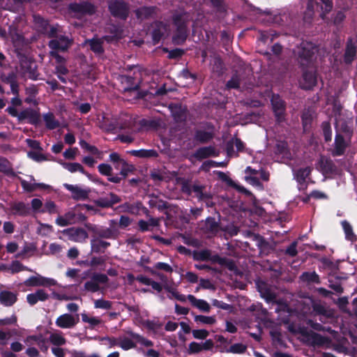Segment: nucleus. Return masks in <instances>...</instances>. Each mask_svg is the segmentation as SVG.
<instances>
[{
	"label": "nucleus",
	"mask_w": 357,
	"mask_h": 357,
	"mask_svg": "<svg viewBox=\"0 0 357 357\" xmlns=\"http://www.w3.org/2000/svg\"><path fill=\"white\" fill-rule=\"evenodd\" d=\"M17 301V294L7 290L0 291V303L3 306L10 307L13 305Z\"/></svg>",
	"instance_id": "c85d7f7f"
},
{
	"label": "nucleus",
	"mask_w": 357,
	"mask_h": 357,
	"mask_svg": "<svg viewBox=\"0 0 357 357\" xmlns=\"http://www.w3.org/2000/svg\"><path fill=\"white\" fill-rule=\"evenodd\" d=\"M211 257V250L205 249L202 250H195L193 252V259L196 261H208Z\"/></svg>",
	"instance_id": "5fc2aeb1"
},
{
	"label": "nucleus",
	"mask_w": 357,
	"mask_h": 357,
	"mask_svg": "<svg viewBox=\"0 0 357 357\" xmlns=\"http://www.w3.org/2000/svg\"><path fill=\"white\" fill-rule=\"evenodd\" d=\"M11 209L15 215L20 216H26L31 213V208L29 204H25L23 202L14 203L11 206Z\"/></svg>",
	"instance_id": "c9c22d12"
},
{
	"label": "nucleus",
	"mask_w": 357,
	"mask_h": 357,
	"mask_svg": "<svg viewBox=\"0 0 357 357\" xmlns=\"http://www.w3.org/2000/svg\"><path fill=\"white\" fill-rule=\"evenodd\" d=\"M317 52L314 44L308 41H303L294 51L295 56L301 68L311 67L315 59V54Z\"/></svg>",
	"instance_id": "f03ea898"
},
{
	"label": "nucleus",
	"mask_w": 357,
	"mask_h": 357,
	"mask_svg": "<svg viewBox=\"0 0 357 357\" xmlns=\"http://www.w3.org/2000/svg\"><path fill=\"white\" fill-rule=\"evenodd\" d=\"M206 130L196 129L194 134V140L200 144H206L211 142L215 136V126L211 122L204 123Z\"/></svg>",
	"instance_id": "6e6552de"
},
{
	"label": "nucleus",
	"mask_w": 357,
	"mask_h": 357,
	"mask_svg": "<svg viewBox=\"0 0 357 357\" xmlns=\"http://www.w3.org/2000/svg\"><path fill=\"white\" fill-rule=\"evenodd\" d=\"M26 284L30 287H52L56 285L57 282L54 279L38 275L31 276L26 281Z\"/></svg>",
	"instance_id": "6ab92c4d"
},
{
	"label": "nucleus",
	"mask_w": 357,
	"mask_h": 357,
	"mask_svg": "<svg viewBox=\"0 0 357 357\" xmlns=\"http://www.w3.org/2000/svg\"><path fill=\"white\" fill-rule=\"evenodd\" d=\"M300 279L301 281L304 282H307L308 284H320L321 280L319 275L315 272H303L301 276Z\"/></svg>",
	"instance_id": "ea45409f"
},
{
	"label": "nucleus",
	"mask_w": 357,
	"mask_h": 357,
	"mask_svg": "<svg viewBox=\"0 0 357 357\" xmlns=\"http://www.w3.org/2000/svg\"><path fill=\"white\" fill-rule=\"evenodd\" d=\"M64 188L72 192V197L75 200H85L89 197V191L82 189L77 185L65 183Z\"/></svg>",
	"instance_id": "a878e982"
},
{
	"label": "nucleus",
	"mask_w": 357,
	"mask_h": 357,
	"mask_svg": "<svg viewBox=\"0 0 357 357\" xmlns=\"http://www.w3.org/2000/svg\"><path fill=\"white\" fill-rule=\"evenodd\" d=\"M247 349L246 345L242 343H236L232 344L229 349L226 350L227 353L232 354H243Z\"/></svg>",
	"instance_id": "13d9d810"
},
{
	"label": "nucleus",
	"mask_w": 357,
	"mask_h": 357,
	"mask_svg": "<svg viewBox=\"0 0 357 357\" xmlns=\"http://www.w3.org/2000/svg\"><path fill=\"white\" fill-rule=\"evenodd\" d=\"M288 331L293 334H299L303 337V340L312 346H323L327 342V338L319 333L308 330L304 326H296L290 323L287 326Z\"/></svg>",
	"instance_id": "7ed1b4c3"
},
{
	"label": "nucleus",
	"mask_w": 357,
	"mask_h": 357,
	"mask_svg": "<svg viewBox=\"0 0 357 357\" xmlns=\"http://www.w3.org/2000/svg\"><path fill=\"white\" fill-rule=\"evenodd\" d=\"M347 145L344 137L337 134L335 137V149L333 151V156H341L344 154Z\"/></svg>",
	"instance_id": "2f4dec72"
},
{
	"label": "nucleus",
	"mask_w": 357,
	"mask_h": 357,
	"mask_svg": "<svg viewBox=\"0 0 357 357\" xmlns=\"http://www.w3.org/2000/svg\"><path fill=\"white\" fill-rule=\"evenodd\" d=\"M204 188L205 187L204 185L194 184L192 185V192H193L195 193V197L199 200L204 201L210 199L211 198V196L208 193L204 192L203 190Z\"/></svg>",
	"instance_id": "c03bdc74"
},
{
	"label": "nucleus",
	"mask_w": 357,
	"mask_h": 357,
	"mask_svg": "<svg viewBox=\"0 0 357 357\" xmlns=\"http://www.w3.org/2000/svg\"><path fill=\"white\" fill-rule=\"evenodd\" d=\"M172 23L176 29L188 28L189 16L185 12H176L172 15Z\"/></svg>",
	"instance_id": "393cba45"
},
{
	"label": "nucleus",
	"mask_w": 357,
	"mask_h": 357,
	"mask_svg": "<svg viewBox=\"0 0 357 357\" xmlns=\"http://www.w3.org/2000/svg\"><path fill=\"white\" fill-rule=\"evenodd\" d=\"M208 261H211L213 264H218L231 271H236L237 270V266L233 259L227 257H222L218 254L213 255L211 254Z\"/></svg>",
	"instance_id": "4be33fe9"
},
{
	"label": "nucleus",
	"mask_w": 357,
	"mask_h": 357,
	"mask_svg": "<svg viewBox=\"0 0 357 357\" xmlns=\"http://www.w3.org/2000/svg\"><path fill=\"white\" fill-rule=\"evenodd\" d=\"M68 10L79 17L86 15L91 16L96 13V6L89 1L82 0L79 2L70 3L68 5Z\"/></svg>",
	"instance_id": "39448f33"
},
{
	"label": "nucleus",
	"mask_w": 357,
	"mask_h": 357,
	"mask_svg": "<svg viewBox=\"0 0 357 357\" xmlns=\"http://www.w3.org/2000/svg\"><path fill=\"white\" fill-rule=\"evenodd\" d=\"M49 297V294L44 289H38L34 293L27 294L26 301L30 305L33 306L38 301H46Z\"/></svg>",
	"instance_id": "b1692460"
},
{
	"label": "nucleus",
	"mask_w": 357,
	"mask_h": 357,
	"mask_svg": "<svg viewBox=\"0 0 357 357\" xmlns=\"http://www.w3.org/2000/svg\"><path fill=\"white\" fill-rule=\"evenodd\" d=\"M195 321L209 325H212L216 322V319L214 317H207L204 315L195 316Z\"/></svg>",
	"instance_id": "e2e57ef3"
},
{
	"label": "nucleus",
	"mask_w": 357,
	"mask_h": 357,
	"mask_svg": "<svg viewBox=\"0 0 357 357\" xmlns=\"http://www.w3.org/2000/svg\"><path fill=\"white\" fill-rule=\"evenodd\" d=\"M312 119H313V117L310 111L307 110V111H305L303 112V114L301 115V121H302V126L303 128V130L305 132H306L307 130H308L310 128L312 122Z\"/></svg>",
	"instance_id": "603ef678"
},
{
	"label": "nucleus",
	"mask_w": 357,
	"mask_h": 357,
	"mask_svg": "<svg viewBox=\"0 0 357 357\" xmlns=\"http://www.w3.org/2000/svg\"><path fill=\"white\" fill-rule=\"evenodd\" d=\"M321 172L324 175L333 174L336 170V166L333 161L328 158L321 156L319 160Z\"/></svg>",
	"instance_id": "c756f323"
},
{
	"label": "nucleus",
	"mask_w": 357,
	"mask_h": 357,
	"mask_svg": "<svg viewBox=\"0 0 357 357\" xmlns=\"http://www.w3.org/2000/svg\"><path fill=\"white\" fill-rule=\"evenodd\" d=\"M84 210L92 211L93 206L89 204H77L63 215H59L56 219V224L60 227L81 223L86 220V216L82 213Z\"/></svg>",
	"instance_id": "f257e3e1"
},
{
	"label": "nucleus",
	"mask_w": 357,
	"mask_h": 357,
	"mask_svg": "<svg viewBox=\"0 0 357 357\" xmlns=\"http://www.w3.org/2000/svg\"><path fill=\"white\" fill-rule=\"evenodd\" d=\"M272 109L274 113L275 121L281 123L285 121L286 102L278 94H273L271 98Z\"/></svg>",
	"instance_id": "0eeeda50"
},
{
	"label": "nucleus",
	"mask_w": 357,
	"mask_h": 357,
	"mask_svg": "<svg viewBox=\"0 0 357 357\" xmlns=\"http://www.w3.org/2000/svg\"><path fill=\"white\" fill-rule=\"evenodd\" d=\"M151 38L154 45L158 44L168 30V25L162 21L155 20L151 25Z\"/></svg>",
	"instance_id": "1a4fd4ad"
},
{
	"label": "nucleus",
	"mask_w": 357,
	"mask_h": 357,
	"mask_svg": "<svg viewBox=\"0 0 357 357\" xmlns=\"http://www.w3.org/2000/svg\"><path fill=\"white\" fill-rule=\"evenodd\" d=\"M241 84L240 75L236 71L231 76V79L226 83V88L227 89H238Z\"/></svg>",
	"instance_id": "09e8293b"
},
{
	"label": "nucleus",
	"mask_w": 357,
	"mask_h": 357,
	"mask_svg": "<svg viewBox=\"0 0 357 357\" xmlns=\"http://www.w3.org/2000/svg\"><path fill=\"white\" fill-rule=\"evenodd\" d=\"M59 26L58 24L50 25V28L45 35L50 38L54 39L55 38H57L58 35L59 34Z\"/></svg>",
	"instance_id": "0e129e2a"
},
{
	"label": "nucleus",
	"mask_w": 357,
	"mask_h": 357,
	"mask_svg": "<svg viewBox=\"0 0 357 357\" xmlns=\"http://www.w3.org/2000/svg\"><path fill=\"white\" fill-rule=\"evenodd\" d=\"M55 323L59 328H71L76 325L77 321L72 314L66 313L59 316Z\"/></svg>",
	"instance_id": "bb28decb"
},
{
	"label": "nucleus",
	"mask_w": 357,
	"mask_h": 357,
	"mask_svg": "<svg viewBox=\"0 0 357 357\" xmlns=\"http://www.w3.org/2000/svg\"><path fill=\"white\" fill-rule=\"evenodd\" d=\"M90 49L92 52L97 54H101L104 52L102 47V41L100 38H92L88 41Z\"/></svg>",
	"instance_id": "a18cd8bd"
},
{
	"label": "nucleus",
	"mask_w": 357,
	"mask_h": 357,
	"mask_svg": "<svg viewBox=\"0 0 357 357\" xmlns=\"http://www.w3.org/2000/svg\"><path fill=\"white\" fill-rule=\"evenodd\" d=\"M63 167L71 173L79 172L91 179V174L86 172L83 166L78 162H63Z\"/></svg>",
	"instance_id": "4c0bfd02"
},
{
	"label": "nucleus",
	"mask_w": 357,
	"mask_h": 357,
	"mask_svg": "<svg viewBox=\"0 0 357 357\" xmlns=\"http://www.w3.org/2000/svg\"><path fill=\"white\" fill-rule=\"evenodd\" d=\"M202 351V344L196 342H192L189 344V347L188 349V354H198L200 351Z\"/></svg>",
	"instance_id": "774afa93"
},
{
	"label": "nucleus",
	"mask_w": 357,
	"mask_h": 357,
	"mask_svg": "<svg viewBox=\"0 0 357 357\" xmlns=\"http://www.w3.org/2000/svg\"><path fill=\"white\" fill-rule=\"evenodd\" d=\"M18 120L20 121L26 120L28 123L37 126L40 123V115L36 110L26 108L20 112Z\"/></svg>",
	"instance_id": "2eb2a0df"
},
{
	"label": "nucleus",
	"mask_w": 357,
	"mask_h": 357,
	"mask_svg": "<svg viewBox=\"0 0 357 357\" xmlns=\"http://www.w3.org/2000/svg\"><path fill=\"white\" fill-rule=\"evenodd\" d=\"M191 304L204 312H208L211 310L209 304L204 300L197 299L195 296L189 294L187 296Z\"/></svg>",
	"instance_id": "e433bc0d"
},
{
	"label": "nucleus",
	"mask_w": 357,
	"mask_h": 357,
	"mask_svg": "<svg viewBox=\"0 0 357 357\" xmlns=\"http://www.w3.org/2000/svg\"><path fill=\"white\" fill-rule=\"evenodd\" d=\"M159 8L155 6H144L135 10L136 18L138 20L144 21L157 17Z\"/></svg>",
	"instance_id": "f8f14e48"
},
{
	"label": "nucleus",
	"mask_w": 357,
	"mask_h": 357,
	"mask_svg": "<svg viewBox=\"0 0 357 357\" xmlns=\"http://www.w3.org/2000/svg\"><path fill=\"white\" fill-rule=\"evenodd\" d=\"M172 115L176 122H184L187 119V106L181 103H172L169 105Z\"/></svg>",
	"instance_id": "dca6fc26"
},
{
	"label": "nucleus",
	"mask_w": 357,
	"mask_h": 357,
	"mask_svg": "<svg viewBox=\"0 0 357 357\" xmlns=\"http://www.w3.org/2000/svg\"><path fill=\"white\" fill-rule=\"evenodd\" d=\"M357 54V41L354 42L351 37H349L346 43L344 54V62L346 64H351L355 59Z\"/></svg>",
	"instance_id": "aec40b11"
},
{
	"label": "nucleus",
	"mask_w": 357,
	"mask_h": 357,
	"mask_svg": "<svg viewBox=\"0 0 357 357\" xmlns=\"http://www.w3.org/2000/svg\"><path fill=\"white\" fill-rule=\"evenodd\" d=\"M45 126L49 130H54L59 127V122L55 119L53 113L48 112L43 115Z\"/></svg>",
	"instance_id": "79ce46f5"
},
{
	"label": "nucleus",
	"mask_w": 357,
	"mask_h": 357,
	"mask_svg": "<svg viewBox=\"0 0 357 357\" xmlns=\"http://www.w3.org/2000/svg\"><path fill=\"white\" fill-rule=\"evenodd\" d=\"M107 8L111 16L126 21L130 15V4L125 0H109Z\"/></svg>",
	"instance_id": "20e7f679"
},
{
	"label": "nucleus",
	"mask_w": 357,
	"mask_h": 357,
	"mask_svg": "<svg viewBox=\"0 0 357 357\" xmlns=\"http://www.w3.org/2000/svg\"><path fill=\"white\" fill-rule=\"evenodd\" d=\"M33 21L37 31L41 34L45 35L50 28L49 21L39 15H33Z\"/></svg>",
	"instance_id": "f704fd0d"
},
{
	"label": "nucleus",
	"mask_w": 357,
	"mask_h": 357,
	"mask_svg": "<svg viewBox=\"0 0 357 357\" xmlns=\"http://www.w3.org/2000/svg\"><path fill=\"white\" fill-rule=\"evenodd\" d=\"M98 170L102 176H107V181L111 177H114L113 175V169L112 166L107 163H101L98 166Z\"/></svg>",
	"instance_id": "864d4df0"
},
{
	"label": "nucleus",
	"mask_w": 357,
	"mask_h": 357,
	"mask_svg": "<svg viewBox=\"0 0 357 357\" xmlns=\"http://www.w3.org/2000/svg\"><path fill=\"white\" fill-rule=\"evenodd\" d=\"M202 229L206 234L212 236H216L220 231H225V229L221 227L220 214H218V220H216L214 217L209 216L206 218L203 225H202Z\"/></svg>",
	"instance_id": "9d476101"
},
{
	"label": "nucleus",
	"mask_w": 357,
	"mask_h": 357,
	"mask_svg": "<svg viewBox=\"0 0 357 357\" xmlns=\"http://www.w3.org/2000/svg\"><path fill=\"white\" fill-rule=\"evenodd\" d=\"M130 153L133 156L140 158H156L158 156V152L153 149L132 150L130 151Z\"/></svg>",
	"instance_id": "58836bf2"
},
{
	"label": "nucleus",
	"mask_w": 357,
	"mask_h": 357,
	"mask_svg": "<svg viewBox=\"0 0 357 357\" xmlns=\"http://www.w3.org/2000/svg\"><path fill=\"white\" fill-rule=\"evenodd\" d=\"M344 232L345 234V238L347 241L355 242L357 240L356 236L353 231V228L349 222L347 220H343L341 222Z\"/></svg>",
	"instance_id": "37998d69"
},
{
	"label": "nucleus",
	"mask_w": 357,
	"mask_h": 357,
	"mask_svg": "<svg viewBox=\"0 0 357 357\" xmlns=\"http://www.w3.org/2000/svg\"><path fill=\"white\" fill-rule=\"evenodd\" d=\"M192 333L193 337L198 340H205L209 335L208 331L205 329L192 330Z\"/></svg>",
	"instance_id": "338daca9"
},
{
	"label": "nucleus",
	"mask_w": 357,
	"mask_h": 357,
	"mask_svg": "<svg viewBox=\"0 0 357 357\" xmlns=\"http://www.w3.org/2000/svg\"><path fill=\"white\" fill-rule=\"evenodd\" d=\"M96 308L109 310L112 307V303L104 299H98L94 302Z\"/></svg>",
	"instance_id": "69168bd1"
},
{
	"label": "nucleus",
	"mask_w": 357,
	"mask_h": 357,
	"mask_svg": "<svg viewBox=\"0 0 357 357\" xmlns=\"http://www.w3.org/2000/svg\"><path fill=\"white\" fill-rule=\"evenodd\" d=\"M212 7L217 13L226 14L227 12V5L225 0H209Z\"/></svg>",
	"instance_id": "de8ad7c7"
},
{
	"label": "nucleus",
	"mask_w": 357,
	"mask_h": 357,
	"mask_svg": "<svg viewBox=\"0 0 357 357\" xmlns=\"http://www.w3.org/2000/svg\"><path fill=\"white\" fill-rule=\"evenodd\" d=\"M321 129L324 140L326 142H329L332 139V130L331 123L328 121H324L321 123Z\"/></svg>",
	"instance_id": "4d7b16f0"
},
{
	"label": "nucleus",
	"mask_w": 357,
	"mask_h": 357,
	"mask_svg": "<svg viewBox=\"0 0 357 357\" xmlns=\"http://www.w3.org/2000/svg\"><path fill=\"white\" fill-rule=\"evenodd\" d=\"M40 213H48L50 214H54L58 213L56 206L55 203L52 201L49 200L47 201L43 206V208L40 209Z\"/></svg>",
	"instance_id": "6e6d98bb"
},
{
	"label": "nucleus",
	"mask_w": 357,
	"mask_h": 357,
	"mask_svg": "<svg viewBox=\"0 0 357 357\" xmlns=\"http://www.w3.org/2000/svg\"><path fill=\"white\" fill-rule=\"evenodd\" d=\"M93 282L96 284H106L109 281V278L107 275L99 273H94L91 276V279Z\"/></svg>",
	"instance_id": "680f3d73"
},
{
	"label": "nucleus",
	"mask_w": 357,
	"mask_h": 357,
	"mask_svg": "<svg viewBox=\"0 0 357 357\" xmlns=\"http://www.w3.org/2000/svg\"><path fill=\"white\" fill-rule=\"evenodd\" d=\"M136 170L135 167L127 162V161L123 162V163L121 166V171L119 174L114 176V177H111L109 178V181L113 183H120L121 181L125 178H126L129 174L133 173Z\"/></svg>",
	"instance_id": "f3484780"
},
{
	"label": "nucleus",
	"mask_w": 357,
	"mask_h": 357,
	"mask_svg": "<svg viewBox=\"0 0 357 357\" xmlns=\"http://www.w3.org/2000/svg\"><path fill=\"white\" fill-rule=\"evenodd\" d=\"M117 222L114 220H110V227H94L91 229L93 233L91 236L99 239H116L119 236V230L116 227Z\"/></svg>",
	"instance_id": "423d86ee"
},
{
	"label": "nucleus",
	"mask_w": 357,
	"mask_h": 357,
	"mask_svg": "<svg viewBox=\"0 0 357 357\" xmlns=\"http://www.w3.org/2000/svg\"><path fill=\"white\" fill-rule=\"evenodd\" d=\"M63 234L66 235L68 240L83 243L88 238L89 235L86 231L82 227H70L63 231Z\"/></svg>",
	"instance_id": "ddd939ff"
},
{
	"label": "nucleus",
	"mask_w": 357,
	"mask_h": 357,
	"mask_svg": "<svg viewBox=\"0 0 357 357\" xmlns=\"http://www.w3.org/2000/svg\"><path fill=\"white\" fill-rule=\"evenodd\" d=\"M72 43H64L59 42L57 40H50L48 46L52 50L66 52L68 50Z\"/></svg>",
	"instance_id": "49530a36"
},
{
	"label": "nucleus",
	"mask_w": 357,
	"mask_h": 357,
	"mask_svg": "<svg viewBox=\"0 0 357 357\" xmlns=\"http://www.w3.org/2000/svg\"><path fill=\"white\" fill-rule=\"evenodd\" d=\"M111 245L109 242L91 236V252L96 254L104 253L105 250Z\"/></svg>",
	"instance_id": "cd10ccee"
},
{
	"label": "nucleus",
	"mask_w": 357,
	"mask_h": 357,
	"mask_svg": "<svg viewBox=\"0 0 357 357\" xmlns=\"http://www.w3.org/2000/svg\"><path fill=\"white\" fill-rule=\"evenodd\" d=\"M121 199L115 193L109 192L107 196L100 197L94 201L96 206L100 208H112L114 204L121 202Z\"/></svg>",
	"instance_id": "412c9836"
},
{
	"label": "nucleus",
	"mask_w": 357,
	"mask_h": 357,
	"mask_svg": "<svg viewBox=\"0 0 357 357\" xmlns=\"http://www.w3.org/2000/svg\"><path fill=\"white\" fill-rule=\"evenodd\" d=\"M127 333L138 343L144 345V347H149L153 346V342L151 340H149L136 333L128 331Z\"/></svg>",
	"instance_id": "3c124183"
},
{
	"label": "nucleus",
	"mask_w": 357,
	"mask_h": 357,
	"mask_svg": "<svg viewBox=\"0 0 357 357\" xmlns=\"http://www.w3.org/2000/svg\"><path fill=\"white\" fill-rule=\"evenodd\" d=\"M189 34L188 28L176 29L172 36V42L176 45H181L186 41Z\"/></svg>",
	"instance_id": "473e14b6"
},
{
	"label": "nucleus",
	"mask_w": 357,
	"mask_h": 357,
	"mask_svg": "<svg viewBox=\"0 0 357 357\" xmlns=\"http://www.w3.org/2000/svg\"><path fill=\"white\" fill-rule=\"evenodd\" d=\"M316 8L320 9L321 13L320 17L324 19L326 14L329 13L333 8L332 0H315Z\"/></svg>",
	"instance_id": "72a5a7b5"
},
{
	"label": "nucleus",
	"mask_w": 357,
	"mask_h": 357,
	"mask_svg": "<svg viewBox=\"0 0 357 357\" xmlns=\"http://www.w3.org/2000/svg\"><path fill=\"white\" fill-rule=\"evenodd\" d=\"M258 291L261 296L265 299L267 303L275 302L276 299L275 294L268 287L266 283L262 282L258 284Z\"/></svg>",
	"instance_id": "7c9ffc66"
},
{
	"label": "nucleus",
	"mask_w": 357,
	"mask_h": 357,
	"mask_svg": "<svg viewBox=\"0 0 357 357\" xmlns=\"http://www.w3.org/2000/svg\"><path fill=\"white\" fill-rule=\"evenodd\" d=\"M312 310L316 315L320 316L319 321L322 323H326L327 319L334 317V310L321 303H313Z\"/></svg>",
	"instance_id": "a211bd4d"
},
{
	"label": "nucleus",
	"mask_w": 357,
	"mask_h": 357,
	"mask_svg": "<svg viewBox=\"0 0 357 357\" xmlns=\"http://www.w3.org/2000/svg\"><path fill=\"white\" fill-rule=\"evenodd\" d=\"M218 155L214 146H203L197 149L193 153V157L197 160L201 161L209 157H215Z\"/></svg>",
	"instance_id": "5701e85b"
},
{
	"label": "nucleus",
	"mask_w": 357,
	"mask_h": 357,
	"mask_svg": "<svg viewBox=\"0 0 357 357\" xmlns=\"http://www.w3.org/2000/svg\"><path fill=\"white\" fill-rule=\"evenodd\" d=\"M49 341L53 345L61 347L66 343V338L61 335V333H53L49 337Z\"/></svg>",
	"instance_id": "8fccbe9b"
},
{
	"label": "nucleus",
	"mask_w": 357,
	"mask_h": 357,
	"mask_svg": "<svg viewBox=\"0 0 357 357\" xmlns=\"http://www.w3.org/2000/svg\"><path fill=\"white\" fill-rule=\"evenodd\" d=\"M120 80L125 92L137 91L140 88L141 81L136 77L135 73H133V75H121Z\"/></svg>",
	"instance_id": "4468645a"
},
{
	"label": "nucleus",
	"mask_w": 357,
	"mask_h": 357,
	"mask_svg": "<svg viewBox=\"0 0 357 357\" xmlns=\"http://www.w3.org/2000/svg\"><path fill=\"white\" fill-rule=\"evenodd\" d=\"M119 346L125 351L136 347L135 343L128 337L123 338L119 343Z\"/></svg>",
	"instance_id": "052dcab7"
},
{
	"label": "nucleus",
	"mask_w": 357,
	"mask_h": 357,
	"mask_svg": "<svg viewBox=\"0 0 357 357\" xmlns=\"http://www.w3.org/2000/svg\"><path fill=\"white\" fill-rule=\"evenodd\" d=\"M312 167H306L305 168H300L296 171V178L300 185L305 183L306 178L310 176L312 172Z\"/></svg>",
	"instance_id": "a19ab883"
},
{
	"label": "nucleus",
	"mask_w": 357,
	"mask_h": 357,
	"mask_svg": "<svg viewBox=\"0 0 357 357\" xmlns=\"http://www.w3.org/2000/svg\"><path fill=\"white\" fill-rule=\"evenodd\" d=\"M163 51L169 53L168 58L169 59H178L185 54V51L180 48H175L170 51L167 48H164Z\"/></svg>",
	"instance_id": "bf43d9fd"
},
{
	"label": "nucleus",
	"mask_w": 357,
	"mask_h": 357,
	"mask_svg": "<svg viewBox=\"0 0 357 357\" xmlns=\"http://www.w3.org/2000/svg\"><path fill=\"white\" fill-rule=\"evenodd\" d=\"M303 71L302 79L300 82L301 87L305 90L312 89L317 83L316 70L301 68Z\"/></svg>",
	"instance_id": "9b49d317"
}]
</instances>
